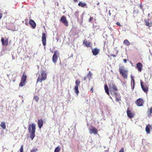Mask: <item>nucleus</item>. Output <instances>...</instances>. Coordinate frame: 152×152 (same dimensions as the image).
<instances>
[{"instance_id": "b1692460", "label": "nucleus", "mask_w": 152, "mask_h": 152, "mask_svg": "<svg viewBox=\"0 0 152 152\" xmlns=\"http://www.w3.org/2000/svg\"><path fill=\"white\" fill-rule=\"evenodd\" d=\"M78 87L75 86L74 88V90L75 93H76V95L77 96L79 93V91L78 90Z\"/></svg>"}, {"instance_id": "58836bf2", "label": "nucleus", "mask_w": 152, "mask_h": 152, "mask_svg": "<svg viewBox=\"0 0 152 152\" xmlns=\"http://www.w3.org/2000/svg\"><path fill=\"white\" fill-rule=\"evenodd\" d=\"M91 91L92 93L93 92L94 90H93V87H92L91 88Z\"/></svg>"}, {"instance_id": "393cba45", "label": "nucleus", "mask_w": 152, "mask_h": 152, "mask_svg": "<svg viewBox=\"0 0 152 152\" xmlns=\"http://www.w3.org/2000/svg\"><path fill=\"white\" fill-rule=\"evenodd\" d=\"M124 44L127 46L129 45H130V42L127 39H125L123 42Z\"/></svg>"}, {"instance_id": "473e14b6", "label": "nucleus", "mask_w": 152, "mask_h": 152, "mask_svg": "<svg viewBox=\"0 0 152 152\" xmlns=\"http://www.w3.org/2000/svg\"><path fill=\"white\" fill-rule=\"evenodd\" d=\"M20 152H23V146H21L20 149Z\"/></svg>"}, {"instance_id": "4c0bfd02", "label": "nucleus", "mask_w": 152, "mask_h": 152, "mask_svg": "<svg viewBox=\"0 0 152 152\" xmlns=\"http://www.w3.org/2000/svg\"><path fill=\"white\" fill-rule=\"evenodd\" d=\"M140 8L141 9H142V6L141 4H140Z\"/></svg>"}, {"instance_id": "c03bdc74", "label": "nucleus", "mask_w": 152, "mask_h": 152, "mask_svg": "<svg viewBox=\"0 0 152 152\" xmlns=\"http://www.w3.org/2000/svg\"><path fill=\"white\" fill-rule=\"evenodd\" d=\"M26 24V25H28V23H26H26H25Z\"/></svg>"}, {"instance_id": "412c9836", "label": "nucleus", "mask_w": 152, "mask_h": 152, "mask_svg": "<svg viewBox=\"0 0 152 152\" xmlns=\"http://www.w3.org/2000/svg\"><path fill=\"white\" fill-rule=\"evenodd\" d=\"M78 5L80 7H85L86 6V7H87V4L85 3H83L82 2L80 1L79 3L78 4Z\"/></svg>"}, {"instance_id": "c756f323", "label": "nucleus", "mask_w": 152, "mask_h": 152, "mask_svg": "<svg viewBox=\"0 0 152 152\" xmlns=\"http://www.w3.org/2000/svg\"><path fill=\"white\" fill-rule=\"evenodd\" d=\"M33 99L35 100L37 102H38L39 100V97L37 96H34Z\"/></svg>"}, {"instance_id": "49530a36", "label": "nucleus", "mask_w": 152, "mask_h": 152, "mask_svg": "<svg viewBox=\"0 0 152 152\" xmlns=\"http://www.w3.org/2000/svg\"><path fill=\"white\" fill-rule=\"evenodd\" d=\"M15 80H13V82H14L15 81Z\"/></svg>"}, {"instance_id": "f257e3e1", "label": "nucleus", "mask_w": 152, "mask_h": 152, "mask_svg": "<svg viewBox=\"0 0 152 152\" xmlns=\"http://www.w3.org/2000/svg\"><path fill=\"white\" fill-rule=\"evenodd\" d=\"M110 91L111 94L113 96H115L116 98V101L118 102L121 100V97L118 96L117 93L118 91V88L115 85L113 81L111 80L108 84Z\"/></svg>"}, {"instance_id": "a878e982", "label": "nucleus", "mask_w": 152, "mask_h": 152, "mask_svg": "<svg viewBox=\"0 0 152 152\" xmlns=\"http://www.w3.org/2000/svg\"><path fill=\"white\" fill-rule=\"evenodd\" d=\"M152 113V107L150 108L147 111V114L148 116H150Z\"/></svg>"}, {"instance_id": "4468645a", "label": "nucleus", "mask_w": 152, "mask_h": 152, "mask_svg": "<svg viewBox=\"0 0 152 152\" xmlns=\"http://www.w3.org/2000/svg\"><path fill=\"white\" fill-rule=\"evenodd\" d=\"M43 121L42 119H38V120L37 124L38 127L39 128V129H41L42 126L43 125Z\"/></svg>"}, {"instance_id": "7ed1b4c3", "label": "nucleus", "mask_w": 152, "mask_h": 152, "mask_svg": "<svg viewBox=\"0 0 152 152\" xmlns=\"http://www.w3.org/2000/svg\"><path fill=\"white\" fill-rule=\"evenodd\" d=\"M46 74L45 73L42 72L41 73V75H39L37 79V82L41 83L43 80H46Z\"/></svg>"}, {"instance_id": "a19ab883", "label": "nucleus", "mask_w": 152, "mask_h": 152, "mask_svg": "<svg viewBox=\"0 0 152 152\" xmlns=\"http://www.w3.org/2000/svg\"><path fill=\"white\" fill-rule=\"evenodd\" d=\"M75 2H77L78 1V0H73Z\"/></svg>"}, {"instance_id": "0eeeda50", "label": "nucleus", "mask_w": 152, "mask_h": 152, "mask_svg": "<svg viewBox=\"0 0 152 152\" xmlns=\"http://www.w3.org/2000/svg\"><path fill=\"white\" fill-rule=\"evenodd\" d=\"M135 103L137 106H142L144 103V101L142 99L140 98L135 101Z\"/></svg>"}, {"instance_id": "ea45409f", "label": "nucleus", "mask_w": 152, "mask_h": 152, "mask_svg": "<svg viewBox=\"0 0 152 152\" xmlns=\"http://www.w3.org/2000/svg\"><path fill=\"white\" fill-rule=\"evenodd\" d=\"M123 61L125 63H126L127 62V60L126 59H124Z\"/></svg>"}, {"instance_id": "39448f33", "label": "nucleus", "mask_w": 152, "mask_h": 152, "mask_svg": "<svg viewBox=\"0 0 152 152\" xmlns=\"http://www.w3.org/2000/svg\"><path fill=\"white\" fill-rule=\"evenodd\" d=\"M59 55L60 54L58 51L57 50H55L52 57L53 61L54 64H55L57 62Z\"/></svg>"}, {"instance_id": "f3484780", "label": "nucleus", "mask_w": 152, "mask_h": 152, "mask_svg": "<svg viewBox=\"0 0 152 152\" xmlns=\"http://www.w3.org/2000/svg\"><path fill=\"white\" fill-rule=\"evenodd\" d=\"M145 25L148 27H151L152 26V23L151 21H150V20L148 19L146 20H145Z\"/></svg>"}, {"instance_id": "e433bc0d", "label": "nucleus", "mask_w": 152, "mask_h": 152, "mask_svg": "<svg viewBox=\"0 0 152 152\" xmlns=\"http://www.w3.org/2000/svg\"><path fill=\"white\" fill-rule=\"evenodd\" d=\"M2 14L1 13H0V20L2 18Z\"/></svg>"}, {"instance_id": "72a5a7b5", "label": "nucleus", "mask_w": 152, "mask_h": 152, "mask_svg": "<svg viewBox=\"0 0 152 152\" xmlns=\"http://www.w3.org/2000/svg\"><path fill=\"white\" fill-rule=\"evenodd\" d=\"M119 152H124V147H122L119 151Z\"/></svg>"}, {"instance_id": "6e6552de", "label": "nucleus", "mask_w": 152, "mask_h": 152, "mask_svg": "<svg viewBox=\"0 0 152 152\" xmlns=\"http://www.w3.org/2000/svg\"><path fill=\"white\" fill-rule=\"evenodd\" d=\"M98 132L97 129L93 126H91V128L89 129V133L90 134H93L95 135Z\"/></svg>"}, {"instance_id": "20e7f679", "label": "nucleus", "mask_w": 152, "mask_h": 152, "mask_svg": "<svg viewBox=\"0 0 152 152\" xmlns=\"http://www.w3.org/2000/svg\"><path fill=\"white\" fill-rule=\"evenodd\" d=\"M26 78L27 76L25 72H24L21 78L20 82L19 85V86L23 87L25 85Z\"/></svg>"}, {"instance_id": "5701e85b", "label": "nucleus", "mask_w": 152, "mask_h": 152, "mask_svg": "<svg viewBox=\"0 0 152 152\" xmlns=\"http://www.w3.org/2000/svg\"><path fill=\"white\" fill-rule=\"evenodd\" d=\"M0 126L3 129H5L6 127V124L5 122L2 121L1 122Z\"/></svg>"}, {"instance_id": "f8f14e48", "label": "nucleus", "mask_w": 152, "mask_h": 152, "mask_svg": "<svg viewBox=\"0 0 152 152\" xmlns=\"http://www.w3.org/2000/svg\"><path fill=\"white\" fill-rule=\"evenodd\" d=\"M129 107L128 108L127 111V115L129 118H132L134 117V113H132L130 110H129Z\"/></svg>"}, {"instance_id": "9d476101", "label": "nucleus", "mask_w": 152, "mask_h": 152, "mask_svg": "<svg viewBox=\"0 0 152 152\" xmlns=\"http://www.w3.org/2000/svg\"><path fill=\"white\" fill-rule=\"evenodd\" d=\"M60 20L65 26H68V22L66 19V17L64 16L62 17L61 18Z\"/></svg>"}, {"instance_id": "2eb2a0df", "label": "nucleus", "mask_w": 152, "mask_h": 152, "mask_svg": "<svg viewBox=\"0 0 152 152\" xmlns=\"http://www.w3.org/2000/svg\"><path fill=\"white\" fill-rule=\"evenodd\" d=\"M136 67L139 72H141L142 71V65L141 63L138 62L136 64Z\"/></svg>"}, {"instance_id": "a18cd8bd", "label": "nucleus", "mask_w": 152, "mask_h": 152, "mask_svg": "<svg viewBox=\"0 0 152 152\" xmlns=\"http://www.w3.org/2000/svg\"><path fill=\"white\" fill-rule=\"evenodd\" d=\"M26 24V25H28V23H26H26H25Z\"/></svg>"}, {"instance_id": "1a4fd4ad", "label": "nucleus", "mask_w": 152, "mask_h": 152, "mask_svg": "<svg viewBox=\"0 0 152 152\" xmlns=\"http://www.w3.org/2000/svg\"><path fill=\"white\" fill-rule=\"evenodd\" d=\"M143 82L140 80V84L143 91L145 93H147L148 91V88L146 85H143Z\"/></svg>"}, {"instance_id": "2f4dec72", "label": "nucleus", "mask_w": 152, "mask_h": 152, "mask_svg": "<svg viewBox=\"0 0 152 152\" xmlns=\"http://www.w3.org/2000/svg\"><path fill=\"white\" fill-rule=\"evenodd\" d=\"M131 84L132 85V84H133V88H134V79L132 77Z\"/></svg>"}, {"instance_id": "de8ad7c7", "label": "nucleus", "mask_w": 152, "mask_h": 152, "mask_svg": "<svg viewBox=\"0 0 152 152\" xmlns=\"http://www.w3.org/2000/svg\"><path fill=\"white\" fill-rule=\"evenodd\" d=\"M30 152H31V151Z\"/></svg>"}, {"instance_id": "f03ea898", "label": "nucleus", "mask_w": 152, "mask_h": 152, "mask_svg": "<svg viewBox=\"0 0 152 152\" xmlns=\"http://www.w3.org/2000/svg\"><path fill=\"white\" fill-rule=\"evenodd\" d=\"M28 129L29 132L31 133L30 138L32 140L35 136V133L36 130V125L34 124H30Z\"/></svg>"}, {"instance_id": "c9c22d12", "label": "nucleus", "mask_w": 152, "mask_h": 152, "mask_svg": "<svg viewBox=\"0 0 152 152\" xmlns=\"http://www.w3.org/2000/svg\"><path fill=\"white\" fill-rule=\"evenodd\" d=\"M93 18L92 17H91L89 19V22H91V21H92V20H93Z\"/></svg>"}, {"instance_id": "6ab92c4d", "label": "nucleus", "mask_w": 152, "mask_h": 152, "mask_svg": "<svg viewBox=\"0 0 152 152\" xmlns=\"http://www.w3.org/2000/svg\"><path fill=\"white\" fill-rule=\"evenodd\" d=\"M83 44L87 47H89L91 46V43L90 42L86 40H84L83 42Z\"/></svg>"}, {"instance_id": "ddd939ff", "label": "nucleus", "mask_w": 152, "mask_h": 152, "mask_svg": "<svg viewBox=\"0 0 152 152\" xmlns=\"http://www.w3.org/2000/svg\"><path fill=\"white\" fill-rule=\"evenodd\" d=\"M1 41L2 43V44L3 45L5 46H7L8 45V39L7 38H5V40L3 38H1Z\"/></svg>"}, {"instance_id": "37998d69", "label": "nucleus", "mask_w": 152, "mask_h": 152, "mask_svg": "<svg viewBox=\"0 0 152 152\" xmlns=\"http://www.w3.org/2000/svg\"><path fill=\"white\" fill-rule=\"evenodd\" d=\"M86 79V77H84L83 80H85Z\"/></svg>"}, {"instance_id": "bb28decb", "label": "nucleus", "mask_w": 152, "mask_h": 152, "mask_svg": "<svg viewBox=\"0 0 152 152\" xmlns=\"http://www.w3.org/2000/svg\"><path fill=\"white\" fill-rule=\"evenodd\" d=\"M92 75V74L91 73V72L90 71H89L87 75V77L89 78V80L91 78H92L91 76Z\"/></svg>"}, {"instance_id": "cd10ccee", "label": "nucleus", "mask_w": 152, "mask_h": 152, "mask_svg": "<svg viewBox=\"0 0 152 152\" xmlns=\"http://www.w3.org/2000/svg\"><path fill=\"white\" fill-rule=\"evenodd\" d=\"M80 81L78 79L77 80L75 81V85H76L75 86H76L77 87V86L78 87V86H79V85L80 84Z\"/></svg>"}, {"instance_id": "a211bd4d", "label": "nucleus", "mask_w": 152, "mask_h": 152, "mask_svg": "<svg viewBox=\"0 0 152 152\" xmlns=\"http://www.w3.org/2000/svg\"><path fill=\"white\" fill-rule=\"evenodd\" d=\"M99 50L96 48H94L92 50V52L94 55H96L98 54L99 52Z\"/></svg>"}, {"instance_id": "4be33fe9", "label": "nucleus", "mask_w": 152, "mask_h": 152, "mask_svg": "<svg viewBox=\"0 0 152 152\" xmlns=\"http://www.w3.org/2000/svg\"><path fill=\"white\" fill-rule=\"evenodd\" d=\"M104 89L107 94L108 95H110L109 89L107 85L106 84L104 86Z\"/></svg>"}, {"instance_id": "9b49d317", "label": "nucleus", "mask_w": 152, "mask_h": 152, "mask_svg": "<svg viewBox=\"0 0 152 152\" xmlns=\"http://www.w3.org/2000/svg\"><path fill=\"white\" fill-rule=\"evenodd\" d=\"M42 44L44 46H45L46 45V34L45 33H42Z\"/></svg>"}, {"instance_id": "f704fd0d", "label": "nucleus", "mask_w": 152, "mask_h": 152, "mask_svg": "<svg viewBox=\"0 0 152 152\" xmlns=\"http://www.w3.org/2000/svg\"><path fill=\"white\" fill-rule=\"evenodd\" d=\"M116 24L119 26H120V27L121 26V25L120 24V23L119 22H116Z\"/></svg>"}, {"instance_id": "c85d7f7f", "label": "nucleus", "mask_w": 152, "mask_h": 152, "mask_svg": "<svg viewBox=\"0 0 152 152\" xmlns=\"http://www.w3.org/2000/svg\"><path fill=\"white\" fill-rule=\"evenodd\" d=\"M61 149L60 147L59 146H58L55 149L54 152H59Z\"/></svg>"}, {"instance_id": "79ce46f5", "label": "nucleus", "mask_w": 152, "mask_h": 152, "mask_svg": "<svg viewBox=\"0 0 152 152\" xmlns=\"http://www.w3.org/2000/svg\"><path fill=\"white\" fill-rule=\"evenodd\" d=\"M111 56L113 57H115L116 56L114 54H112Z\"/></svg>"}, {"instance_id": "dca6fc26", "label": "nucleus", "mask_w": 152, "mask_h": 152, "mask_svg": "<svg viewBox=\"0 0 152 152\" xmlns=\"http://www.w3.org/2000/svg\"><path fill=\"white\" fill-rule=\"evenodd\" d=\"M29 23L33 28H35L36 24L35 22L32 19L30 20H29Z\"/></svg>"}, {"instance_id": "7c9ffc66", "label": "nucleus", "mask_w": 152, "mask_h": 152, "mask_svg": "<svg viewBox=\"0 0 152 152\" xmlns=\"http://www.w3.org/2000/svg\"><path fill=\"white\" fill-rule=\"evenodd\" d=\"M38 151V149L37 148H33L32 150L31 151V152H37Z\"/></svg>"}, {"instance_id": "aec40b11", "label": "nucleus", "mask_w": 152, "mask_h": 152, "mask_svg": "<svg viewBox=\"0 0 152 152\" xmlns=\"http://www.w3.org/2000/svg\"><path fill=\"white\" fill-rule=\"evenodd\" d=\"M150 129L152 130V125H148L145 128V131L148 133H150Z\"/></svg>"}, {"instance_id": "423d86ee", "label": "nucleus", "mask_w": 152, "mask_h": 152, "mask_svg": "<svg viewBox=\"0 0 152 152\" xmlns=\"http://www.w3.org/2000/svg\"><path fill=\"white\" fill-rule=\"evenodd\" d=\"M119 73L121 74L123 77L125 79L127 78L128 71L123 69L120 68L119 69Z\"/></svg>"}]
</instances>
